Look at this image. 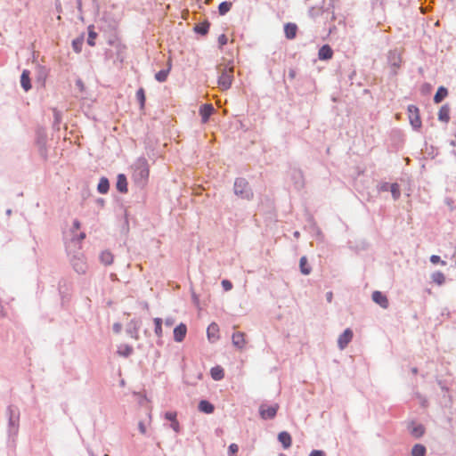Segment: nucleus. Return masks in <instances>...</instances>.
Listing matches in <instances>:
<instances>
[{
	"label": "nucleus",
	"instance_id": "obj_1",
	"mask_svg": "<svg viewBox=\"0 0 456 456\" xmlns=\"http://www.w3.org/2000/svg\"><path fill=\"white\" fill-rule=\"evenodd\" d=\"M150 167L148 160L144 157H140L134 164L133 179L139 186H144L149 179Z\"/></svg>",
	"mask_w": 456,
	"mask_h": 456
},
{
	"label": "nucleus",
	"instance_id": "obj_2",
	"mask_svg": "<svg viewBox=\"0 0 456 456\" xmlns=\"http://www.w3.org/2000/svg\"><path fill=\"white\" fill-rule=\"evenodd\" d=\"M6 415L8 418V436L14 439L20 428V410L16 405H9L6 409Z\"/></svg>",
	"mask_w": 456,
	"mask_h": 456
},
{
	"label": "nucleus",
	"instance_id": "obj_3",
	"mask_svg": "<svg viewBox=\"0 0 456 456\" xmlns=\"http://www.w3.org/2000/svg\"><path fill=\"white\" fill-rule=\"evenodd\" d=\"M233 191L238 197L250 200L254 197L253 191L248 182L243 177H238L234 181Z\"/></svg>",
	"mask_w": 456,
	"mask_h": 456
},
{
	"label": "nucleus",
	"instance_id": "obj_4",
	"mask_svg": "<svg viewBox=\"0 0 456 456\" xmlns=\"http://www.w3.org/2000/svg\"><path fill=\"white\" fill-rule=\"evenodd\" d=\"M70 264L76 273L78 274L86 273L87 270V264L85 260L83 252L78 248L70 256Z\"/></svg>",
	"mask_w": 456,
	"mask_h": 456
},
{
	"label": "nucleus",
	"instance_id": "obj_5",
	"mask_svg": "<svg viewBox=\"0 0 456 456\" xmlns=\"http://www.w3.org/2000/svg\"><path fill=\"white\" fill-rule=\"evenodd\" d=\"M408 117L410 124L413 130L418 131L421 128L422 122L419 114V109L414 105L410 104L407 107Z\"/></svg>",
	"mask_w": 456,
	"mask_h": 456
},
{
	"label": "nucleus",
	"instance_id": "obj_6",
	"mask_svg": "<svg viewBox=\"0 0 456 456\" xmlns=\"http://www.w3.org/2000/svg\"><path fill=\"white\" fill-rule=\"evenodd\" d=\"M280 406L278 403H274L273 405H267L265 403H262L259 406V415L263 419H273L279 410Z\"/></svg>",
	"mask_w": 456,
	"mask_h": 456
},
{
	"label": "nucleus",
	"instance_id": "obj_7",
	"mask_svg": "<svg viewBox=\"0 0 456 456\" xmlns=\"http://www.w3.org/2000/svg\"><path fill=\"white\" fill-rule=\"evenodd\" d=\"M387 61L392 68V75L397 74V69L401 67L402 58L396 50H391L387 54Z\"/></svg>",
	"mask_w": 456,
	"mask_h": 456
},
{
	"label": "nucleus",
	"instance_id": "obj_8",
	"mask_svg": "<svg viewBox=\"0 0 456 456\" xmlns=\"http://www.w3.org/2000/svg\"><path fill=\"white\" fill-rule=\"evenodd\" d=\"M289 176L297 190H301L304 187L305 180L301 169L297 167L290 168Z\"/></svg>",
	"mask_w": 456,
	"mask_h": 456
},
{
	"label": "nucleus",
	"instance_id": "obj_9",
	"mask_svg": "<svg viewBox=\"0 0 456 456\" xmlns=\"http://www.w3.org/2000/svg\"><path fill=\"white\" fill-rule=\"evenodd\" d=\"M407 429L409 433L414 437V438H420L425 434V427L422 424H417L415 421H411L408 426Z\"/></svg>",
	"mask_w": 456,
	"mask_h": 456
},
{
	"label": "nucleus",
	"instance_id": "obj_10",
	"mask_svg": "<svg viewBox=\"0 0 456 456\" xmlns=\"http://www.w3.org/2000/svg\"><path fill=\"white\" fill-rule=\"evenodd\" d=\"M354 333L351 329H346L338 338V346L339 349H344L351 342Z\"/></svg>",
	"mask_w": 456,
	"mask_h": 456
},
{
	"label": "nucleus",
	"instance_id": "obj_11",
	"mask_svg": "<svg viewBox=\"0 0 456 456\" xmlns=\"http://www.w3.org/2000/svg\"><path fill=\"white\" fill-rule=\"evenodd\" d=\"M232 76L230 73H228L226 69H224L218 77V86L223 90L229 89L232 86Z\"/></svg>",
	"mask_w": 456,
	"mask_h": 456
},
{
	"label": "nucleus",
	"instance_id": "obj_12",
	"mask_svg": "<svg viewBox=\"0 0 456 456\" xmlns=\"http://www.w3.org/2000/svg\"><path fill=\"white\" fill-rule=\"evenodd\" d=\"M139 329H140V322L135 320V319H132L127 324H126V332L133 338L134 339H138L139 338V334H138V331H139Z\"/></svg>",
	"mask_w": 456,
	"mask_h": 456
},
{
	"label": "nucleus",
	"instance_id": "obj_13",
	"mask_svg": "<svg viewBox=\"0 0 456 456\" xmlns=\"http://www.w3.org/2000/svg\"><path fill=\"white\" fill-rule=\"evenodd\" d=\"M187 334V326L186 324L181 322L174 329V340L175 342L181 343L184 340Z\"/></svg>",
	"mask_w": 456,
	"mask_h": 456
},
{
	"label": "nucleus",
	"instance_id": "obj_14",
	"mask_svg": "<svg viewBox=\"0 0 456 456\" xmlns=\"http://www.w3.org/2000/svg\"><path fill=\"white\" fill-rule=\"evenodd\" d=\"M215 109L212 104L205 103L200 107V115L201 117V122L207 123L209 120L210 116L214 113Z\"/></svg>",
	"mask_w": 456,
	"mask_h": 456
},
{
	"label": "nucleus",
	"instance_id": "obj_15",
	"mask_svg": "<svg viewBox=\"0 0 456 456\" xmlns=\"http://www.w3.org/2000/svg\"><path fill=\"white\" fill-rule=\"evenodd\" d=\"M372 300L380 305L382 308L387 309L388 307V299L385 294L381 291L376 290L371 295Z\"/></svg>",
	"mask_w": 456,
	"mask_h": 456
},
{
	"label": "nucleus",
	"instance_id": "obj_16",
	"mask_svg": "<svg viewBox=\"0 0 456 456\" xmlns=\"http://www.w3.org/2000/svg\"><path fill=\"white\" fill-rule=\"evenodd\" d=\"M116 189L120 193H126L128 191L127 178L125 174H118L117 176Z\"/></svg>",
	"mask_w": 456,
	"mask_h": 456
},
{
	"label": "nucleus",
	"instance_id": "obj_17",
	"mask_svg": "<svg viewBox=\"0 0 456 456\" xmlns=\"http://www.w3.org/2000/svg\"><path fill=\"white\" fill-rule=\"evenodd\" d=\"M172 69V60L171 58L168 59L167 63V68L160 69L159 72L155 74V79L159 82L163 83L167 79V77L171 71Z\"/></svg>",
	"mask_w": 456,
	"mask_h": 456
},
{
	"label": "nucleus",
	"instance_id": "obj_18",
	"mask_svg": "<svg viewBox=\"0 0 456 456\" xmlns=\"http://www.w3.org/2000/svg\"><path fill=\"white\" fill-rule=\"evenodd\" d=\"M333 56V50L330 45H323L318 52V58L321 61L330 60Z\"/></svg>",
	"mask_w": 456,
	"mask_h": 456
},
{
	"label": "nucleus",
	"instance_id": "obj_19",
	"mask_svg": "<svg viewBox=\"0 0 456 456\" xmlns=\"http://www.w3.org/2000/svg\"><path fill=\"white\" fill-rule=\"evenodd\" d=\"M278 441L284 449H289L292 444V438L289 432L281 431L278 434Z\"/></svg>",
	"mask_w": 456,
	"mask_h": 456
},
{
	"label": "nucleus",
	"instance_id": "obj_20",
	"mask_svg": "<svg viewBox=\"0 0 456 456\" xmlns=\"http://www.w3.org/2000/svg\"><path fill=\"white\" fill-rule=\"evenodd\" d=\"M20 86L25 92L31 89L30 72L28 69H24L20 75Z\"/></svg>",
	"mask_w": 456,
	"mask_h": 456
},
{
	"label": "nucleus",
	"instance_id": "obj_21",
	"mask_svg": "<svg viewBox=\"0 0 456 456\" xmlns=\"http://www.w3.org/2000/svg\"><path fill=\"white\" fill-rule=\"evenodd\" d=\"M219 327L216 323H211L207 329L208 338L210 342H215L218 339Z\"/></svg>",
	"mask_w": 456,
	"mask_h": 456
},
{
	"label": "nucleus",
	"instance_id": "obj_22",
	"mask_svg": "<svg viewBox=\"0 0 456 456\" xmlns=\"http://www.w3.org/2000/svg\"><path fill=\"white\" fill-rule=\"evenodd\" d=\"M198 409L200 412L211 414L215 411V406L209 401L203 399L200 401L198 404Z\"/></svg>",
	"mask_w": 456,
	"mask_h": 456
},
{
	"label": "nucleus",
	"instance_id": "obj_23",
	"mask_svg": "<svg viewBox=\"0 0 456 456\" xmlns=\"http://www.w3.org/2000/svg\"><path fill=\"white\" fill-rule=\"evenodd\" d=\"M232 345L239 348L242 349L245 346V338H244V333L243 332H235L232 336Z\"/></svg>",
	"mask_w": 456,
	"mask_h": 456
},
{
	"label": "nucleus",
	"instance_id": "obj_24",
	"mask_svg": "<svg viewBox=\"0 0 456 456\" xmlns=\"http://www.w3.org/2000/svg\"><path fill=\"white\" fill-rule=\"evenodd\" d=\"M210 28V22L208 20H204L203 22H200L196 24L193 28L195 33L206 36L208 33Z\"/></svg>",
	"mask_w": 456,
	"mask_h": 456
},
{
	"label": "nucleus",
	"instance_id": "obj_25",
	"mask_svg": "<svg viewBox=\"0 0 456 456\" xmlns=\"http://www.w3.org/2000/svg\"><path fill=\"white\" fill-rule=\"evenodd\" d=\"M297 26L295 23H286L284 25V33L288 39H294L297 36Z\"/></svg>",
	"mask_w": 456,
	"mask_h": 456
},
{
	"label": "nucleus",
	"instance_id": "obj_26",
	"mask_svg": "<svg viewBox=\"0 0 456 456\" xmlns=\"http://www.w3.org/2000/svg\"><path fill=\"white\" fill-rule=\"evenodd\" d=\"M447 95H448V89L445 86H441L437 88V91L434 95L433 101L436 104L440 103L447 97Z\"/></svg>",
	"mask_w": 456,
	"mask_h": 456
},
{
	"label": "nucleus",
	"instance_id": "obj_27",
	"mask_svg": "<svg viewBox=\"0 0 456 456\" xmlns=\"http://www.w3.org/2000/svg\"><path fill=\"white\" fill-rule=\"evenodd\" d=\"M438 120L448 123L450 120V107L448 104L443 105L438 111Z\"/></svg>",
	"mask_w": 456,
	"mask_h": 456
},
{
	"label": "nucleus",
	"instance_id": "obj_28",
	"mask_svg": "<svg viewBox=\"0 0 456 456\" xmlns=\"http://www.w3.org/2000/svg\"><path fill=\"white\" fill-rule=\"evenodd\" d=\"M97 191L101 194H106L110 191V181L107 177L102 176L97 185Z\"/></svg>",
	"mask_w": 456,
	"mask_h": 456
},
{
	"label": "nucleus",
	"instance_id": "obj_29",
	"mask_svg": "<svg viewBox=\"0 0 456 456\" xmlns=\"http://www.w3.org/2000/svg\"><path fill=\"white\" fill-rule=\"evenodd\" d=\"M210 375L214 380L219 381L224 379V370L221 366L217 365V366L211 368Z\"/></svg>",
	"mask_w": 456,
	"mask_h": 456
},
{
	"label": "nucleus",
	"instance_id": "obj_30",
	"mask_svg": "<svg viewBox=\"0 0 456 456\" xmlns=\"http://www.w3.org/2000/svg\"><path fill=\"white\" fill-rule=\"evenodd\" d=\"M299 268H300L301 273L304 275H308L311 273L312 267L308 264L307 258L305 256H301V258L299 260Z\"/></svg>",
	"mask_w": 456,
	"mask_h": 456
},
{
	"label": "nucleus",
	"instance_id": "obj_31",
	"mask_svg": "<svg viewBox=\"0 0 456 456\" xmlns=\"http://www.w3.org/2000/svg\"><path fill=\"white\" fill-rule=\"evenodd\" d=\"M134 352L133 346L124 344L118 346L117 354L123 357H129Z\"/></svg>",
	"mask_w": 456,
	"mask_h": 456
},
{
	"label": "nucleus",
	"instance_id": "obj_32",
	"mask_svg": "<svg viewBox=\"0 0 456 456\" xmlns=\"http://www.w3.org/2000/svg\"><path fill=\"white\" fill-rule=\"evenodd\" d=\"M113 255L111 252L108 251V250H105V251H102L100 255V261L101 263H102L104 265H110L113 263Z\"/></svg>",
	"mask_w": 456,
	"mask_h": 456
},
{
	"label": "nucleus",
	"instance_id": "obj_33",
	"mask_svg": "<svg viewBox=\"0 0 456 456\" xmlns=\"http://www.w3.org/2000/svg\"><path fill=\"white\" fill-rule=\"evenodd\" d=\"M426 447L420 444H416L411 449V456H426Z\"/></svg>",
	"mask_w": 456,
	"mask_h": 456
},
{
	"label": "nucleus",
	"instance_id": "obj_34",
	"mask_svg": "<svg viewBox=\"0 0 456 456\" xmlns=\"http://www.w3.org/2000/svg\"><path fill=\"white\" fill-rule=\"evenodd\" d=\"M232 6V3L229 1H224L219 4L218 5V12L221 16L225 15L227 12H230L231 8Z\"/></svg>",
	"mask_w": 456,
	"mask_h": 456
},
{
	"label": "nucleus",
	"instance_id": "obj_35",
	"mask_svg": "<svg viewBox=\"0 0 456 456\" xmlns=\"http://www.w3.org/2000/svg\"><path fill=\"white\" fill-rule=\"evenodd\" d=\"M98 34L94 31V26L90 25L88 27V37H87V44L90 46L95 45V38L97 37Z\"/></svg>",
	"mask_w": 456,
	"mask_h": 456
},
{
	"label": "nucleus",
	"instance_id": "obj_36",
	"mask_svg": "<svg viewBox=\"0 0 456 456\" xmlns=\"http://www.w3.org/2000/svg\"><path fill=\"white\" fill-rule=\"evenodd\" d=\"M432 281L437 285H443L445 281V276L441 271H436L431 275Z\"/></svg>",
	"mask_w": 456,
	"mask_h": 456
},
{
	"label": "nucleus",
	"instance_id": "obj_37",
	"mask_svg": "<svg viewBox=\"0 0 456 456\" xmlns=\"http://www.w3.org/2000/svg\"><path fill=\"white\" fill-rule=\"evenodd\" d=\"M84 44V36H80L72 40V47L75 53H79L82 51Z\"/></svg>",
	"mask_w": 456,
	"mask_h": 456
},
{
	"label": "nucleus",
	"instance_id": "obj_38",
	"mask_svg": "<svg viewBox=\"0 0 456 456\" xmlns=\"http://www.w3.org/2000/svg\"><path fill=\"white\" fill-rule=\"evenodd\" d=\"M153 322H154V332L156 334V336L158 338H161L162 337V324H163V320L159 317H156L153 319Z\"/></svg>",
	"mask_w": 456,
	"mask_h": 456
},
{
	"label": "nucleus",
	"instance_id": "obj_39",
	"mask_svg": "<svg viewBox=\"0 0 456 456\" xmlns=\"http://www.w3.org/2000/svg\"><path fill=\"white\" fill-rule=\"evenodd\" d=\"M136 99L139 102V105H140V109L142 110L144 109L145 107V101H146V97H145V91L142 87L139 88L136 92Z\"/></svg>",
	"mask_w": 456,
	"mask_h": 456
},
{
	"label": "nucleus",
	"instance_id": "obj_40",
	"mask_svg": "<svg viewBox=\"0 0 456 456\" xmlns=\"http://www.w3.org/2000/svg\"><path fill=\"white\" fill-rule=\"evenodd\" d=\"M389 187H390L389 191L392 193L393 199L395 200H397L401 197V191H400L399 184L396 183H391V186H389Z\"/></svg>",
	"mask_w": 456,
	"mask_h": 456
},
{
	"label": "nucleus",
	"instance_id": "obj_41",
	"mask_svg": "<svg viewBox=\"0 0 456 456\" xmlns=\"http://www.w3.org/2000/svg\"><path fill=\"white\" fill-rule=\"evenodd\" d=\"M38 151L40 156L46 160L47 159V148H46V142H43L42 144L38 147Z\"/></svg>",
	"mask_w": 456,
	"mask_h": 456
},
{
	"label": "nucleus",
	"instance_id": "obj_42",
	"mask_svg": "<svg viewBox=\"0 0 456 456\" xmlns=\"http://www.w3.org/2000/svg\"><path fill=\"white\" fill-rule=\"evenodd\" d=\"M239 446L236 444H231L228 447V456H237Z\"/></svg>",
	"mask_w": 456,
	"mask_h": 456
},
{
	"label": "nucleus",
	"instance_id": "obj_43",
	"mask_svg": "<svg viewBox=\"0 0 456 456\" xmlns=\"http://www.w3.org/2000/svg\"><path fill=\"white\" fill-rule=\"evenodd\" d=\"M53 117H54V120H53V126L54 129L59 130V125L61 121V114L58 111L54 110Z\"/></svg>",
	"mask_w": 456,
	"mask_h": 456
},
{
	"label": "nucleus",
	"instance_id": "obj_44",
	"mask_svg": "<svg viewBox=\"0 0 456 456\" xmlns=\"http://www.w3.org/2000/svg\"><path fill=\"white\" fill-rule=\"evenodd\" d=\"M165 419L172 422L177 419V413L175 411H167L165 413Z\"/></svg>",
	"mask_w": 456,
	"mask_h": 456
},
{
	"label": "nucleus",
	"instance_id": "obj_45",
	"mask_svg": "<svg viewBox=\"0 0 456 456\" xmlns=\"http://www.w3.org/2000/svg\"><path fill=\"white\" fill-rule=\"evenodd\" d=\"M430 262L434 265H436V264H442L443 265H446V262L445 261H443L441 260L440 256H437V255H432L430 256Z\"/></svg>",
	"mask_w": 456,
	"mask_h": 456
},
{
	"label": "nucleus",
	"instance_id": "obj_46",
	"mask_svg": "<svg viewBox=\"0 0 456 456\" xmlns=\"http://www.w3.org/2000/svg\"><path fill=\"white\" fill-rule=\"evenodd\" d=\"M227 41V37L224 34H221L217 39L219 48L221 49L224 45H226Z\"/></svg>",
	"mask_w": 456,
	"mask_h": 456
},
{
	"label": "nucleus",
	"instance_id": "obj_47",
	"mask_svg": "<svg viewBox=\"0 0 456 456\" xmlns=\"http://www.w3.org/2000/svg\"><path fill=\"white\" fill-rule=\"evenodd\" d=\"M389 186H391V183L383 182L378 185V190L379 191H388L390 189Z\"/></svg>",
	"mask_w": 456,
	"mask_h": 456
},
{
	"label": "nucleus",
	"instance_id": "obj_48",
	"mask_svg": "<svg viewBox=\"0 0 456 456\" xmlns=\"http://www.w3.org/2000/svg\"><path fill=\"white\" fill-rule=\"evenodd\" d=\"M222 287L225 291H229L232 289V283L229 280H223Z\"/></svg>",
	"mask_w": 456,
	"mask_h": 456
},
{
	"label": "nucleus",
	"instance_id": "obj_49",
	"mask_svg": "<svg viewBox=\"0 0 456 456\" xmlns=\"http://www.w3.org/2000/svg\"><path fill=\"white\" fill-rule=\"evenodd\" d=\"M170 428L176 433L180 432V424L177 419L170 423Z\"/></svg>",
	"mask_w": 456,
	"mask_h": 456
},
{
	"label": "nucleus",
	"instance_id": "obj_50",
	"mask_svg": "<svg viewBox=\"0 0 456 456\" xmlns=\"http://www.w3.org/2000/svg\"><path fill=\"white\" fill-rule=\"evenodd\" d=\"M164 322L167 327H171L175 324V320L174 317L169 316L165 319Z\"/></svg>",
	"mask_w": 456,
	"mask_h": 456
},
{
	"label": "nucleus",
	"instance_id": "obj_51",
	"mask_svg": "<svg viewBox=\"0 0 456 456\" xmlns=\"http://www.w3.org/2000/svg\"><path fill=\"white\" fill-rule=\"evenodd\" d=\"M309 456H326V453L324 451L322 450H313Z\"/></svg>",
	"mask_w": 456,
	"mask_h": 456
},
{
	"label": "nucleus",
	"instance_id": "obj_52",
	"mask_svg": "<svg viewBox=\"0 0 456 456\" xmlns=\"http://www.w3.org/2000/svg\"><path fill=\"white\" fill-rule=\"evenodd\" d=\"M112 330L117 334L120 333L122 330V324L120 322H115L112 326Z\"/></svg>",
	"mask_w": 456,
	"mask_h": 456
},
{
	"label": "nucleus",
	"instance_id": "obj_53",
	"mask_svg": "<svg viewBox=\"0 0 456 456\" xmlns=\"http://www.w3.org/2000/svg\"><path fill=\"white\" fill-rule=\"evenodd\" d=\"M138 429L141 434L145 435L146 434V427L143 423V421H139L138 423Z\"/></svg>",
	"mask_w": 456,
	"mask_h": 456
},
{
	"label": "nucleus",
	"instance_id": "obj_54",
	"mask_svg": "<svg viewBox=\"0 0 456 456\" xmlns=\"http://www.w3.org/2000/svg\"><path fill=\"white\" fill-rule=\"evenodd\" d=\"M86 238V233L81 232L79 235H77L76 238H73L72 241L76 243H79L82 240Z\"/></svg>",
	"mask_w": 456,
	"mask_h": 456
},
{
	"label": "nucleus",
	"instance_id": "obj_55",
	"mask_svg": "<svg viewBox=\"0 0 456 456\" xmlns=\"http://www.w3.org/2000/svg\"><path fill=\"white\" fill-rule=\"evenodd\" d=\"M430 89H431V86H430V84H428V83H425V84H423V85H422V86H421V92H422V94L428 93V92L430 91Z\"/></svg>",
	"mask_w": 456,
	"mask_h": 456
},
{
	"label": "nucleus",
	"instance_id": "obj_56",
	"mask_svg": "<svg viewBox=\"0 0 456 456\" xmlns=\"http://www.w3.org/2000/svg\"><path fill=\"white\" fill-rule=\"evenodd\" d=\"M296 75H297V71L294 68H290L289 69V73H288V77L289 79H294L296 77Z\"/></svg>",
	"mask_w": 456,
	"mask_h": 456
},
{
	"label": "nucleus",
	"instance_id": "obj_57",
	"mask_svg": "<svg viewBox=\"0 0 456 456\" xmlns=\"http://www.w3.org/2000/svg\"><path fill=\"white\" fill-rule=\"evenodd\" d=\"M76 86L80 90V91H83L84 88H85V85H84V82L82 81L81 78H77L76 80Z\"/></svg>",
	"mask_w": 456,
	"mask_h": 456
},
{
	"label": "nucleus",
	"instance_id": "obj_58",
	"mask_svg": "<svg viewBox=\"0 0 456 456\" xmlns=\"http://www.w3.org/2000/svg\"><path fill=\"white\" fill-rule=\"evenodd\" d=\"M330 8L332 9V11H331L332 20H335L336 17H335V13H334V8H335L334 4H332V3L329 4V6L327 7L326 12H330Z\"/></svg>",
	"mask_w": 456,
	"mask_h": 456
},
{
	"label": "nucleus",
	"instance_id": "obj_59",
	"mask_svg": "<svg viewBox=\"0 0 456 456\" xmlns=\"http://www.w3.org/2000/svg\"><path fill=\"white\" fill-rule=\"evenodd\" d=\"M96 204H97L100 208H103V207H104V205H105V200H104V199H102V198H98V199L96 200Z\"/></svg>",
	"mask_w": 456,
	"mask_h": 456
},
{
	"label": "nucleus",
	"instance_id": "obj_60",
	"mask_svg": "<svg viewBox=\"0 0 456 456\" xmlns=\"http://www.w3.org/2000/svg\"><path fill=\"white\" fill-rule=\"evenodd\" d=\"M73 228L74 229H79L80 228V222L77 219H75L73 221Z\"/></svg>",
	"mask_w": 456,
	"mask_h": 456
},
{
	"label": "nucleus",
	"instance_id": "obj_61",
	"mask_svg": "<svg viewBox=\"0 0 456 456\" xmlns=\"http://www.w3.org/2000/svg\"><path fill=\"white\" fill-rule=\"evenodd\" d=\"M77 8L79 12H82V1L81 0H77Z\"/></svg>",
	"mask_w": 456,
	"mask_h": 456
},
{
	"label": "nucleus",
	"instance_id": "obj_62",
	"mask_svg": "<svg viewBox=\"0 0 456 456\" xmlns=\"http://www.w3.org/2000/svg\"><path fill=\"white\" fill-rule=\"evenodd\" d=\"M191 297H192V301H193L194 304H198L199 303L198 296L194 292L192 293Z\"/></svg>",
	"mask_w": 456,
	"mask_h": 456
},
{
	"label": "nucleus",
	"instance_id": "obj_63",
	"mask_svg": "<svg viewBox=\"0 0 456 456\" xmlns=\"http://www.w3.org/2000/svg\"><path fill=\"white\" fill-rule=\"evenodd\" d=\"M332 296H333L332 292H330V291L326 294V299H327L328 302H331Z\"/></svg>",
	"mask_w": 456,
	"mask_h": 456
},
{
	"label": "nucleus",
	"instance_id": "obj_64",
	"mask_svg": "<svg viewBox=\"0 0 456 456\" xmlns=\"http://www.w3.org/2000/svg\"><path fill=\"white\" fill-rule=\"evenodd\" d=\"M438 383H439L442 390L446 391V392L448 391V387H445L444 385H443L442 381H439Z\"/></svg>",
	"mask_w": 456,
	"mask_h": 456
}]
</instances>
